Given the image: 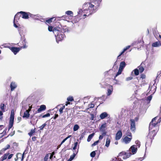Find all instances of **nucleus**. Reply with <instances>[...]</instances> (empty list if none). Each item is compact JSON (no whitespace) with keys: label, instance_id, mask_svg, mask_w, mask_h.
<instances>
[{"label":"nucleus","instance_id":"obj_15","mask_svg":"<svg viewBox=\"0 0 161 161\" xmlns=\"http://www.w3.org/2000/svg\"><path fill=\"white\" fill-rule=\"evenodd\" d=\"M31 111L30 109H28L26 110L24 112V115L23 116V117L24 118H25L27 119H28L29 118L30 116V114L29 113V112Z\"/></svg>","mask_w":161,"mask_h":161},{"label":"nucleus","instance_id":"obj_1","mask_svg":"<svg viewBox=\"0 0 161 161\" xmlns=\"http://www.w3.org/2000/svg\"><path fill=\"white\" fill-rule=\"evenodd\" d=\"M86 5L88 7L87 9H84V13L88 14V15L95 13L96 11L97 8L94 7V5L91 3H86L84 4L83 6L85 7Z\"/></svg>","mask_w":161,"mask_h":161},{"label":"nucleus","instance_id":"obj_61","mask_svg":"<svg viewBox=\"0 0 161 161\" xmlns=\"http://www.w3.org/2000/svg\"><path fill=\"white\" fill-rule=\"evenodd\" d=\"M130 47V46H127L125 48L124 50H125V51L127 49H129Z\"/></svg>","mask_w":161,"mask_h":161},{"label":"nucleus","instance_id":"obj_41","mask_svg":"<svg viewBox=\"0 0 161 161\" xmlns=\"http://www.w3.org/2000/svg\"><path fill=\"white\" fill-rule=\"evenodd\" d=\"M126 135L127 136L131 137L132 136L131 133L130 132L129 130H127L126 133Z\"/></svg>","mask_w":161,"mask_h":161},{"label":"nucleus","instance_id":"obj_63","mask_svg":"<svg viewBox=\"0 0 161 161\" xmlns=\"http://www.w3.org/2000/svg\"><path fill=\"white\" fill-rule=\"evenodd\" d=\"M103 138V136L102 135H100L99 137V140H101Z\"/></svg>","mask_w":161,"mask_h":161},{"label":"nucleus","instance_id":"obj_14","mask_svg":"<svg viewBox=\"0 0 161 161\" xmlns=\"http://www.w3.org/2000/svg\"><path fill=\"white\" fill-rule=\"evenodd\" d=\"M107 123L105 122L101 125L99 128L100 130L101 131H104L106 130L105 128L107 127Z\"/></svg>","mask_w":161,"mask_h":161},{"label":"nucleus","instance_id":"obj_30","mask_svg":"<svg viewBox=\"0 0 161 161\" xmlns=\"http://www.w3.org/2000/svg\"><path fill=\"white\" fill-rule=\"evenodd\" d=\"M75 155H76V154L75 153H74L73 155H71L70 156V158L68 160V161H71L75 157Z\"/></svg>","mask_w":161,"mask_h":161},{"label":"nucleus","instance_id":"obj_3","mask_svg":"<svg viewBox=\"0 0 161 161\" xmlns=\"http://www.w3.org/2000/svg\"><path fill=\"white\" fill-rule=\"evenodd\" d=\"M14 119V114L12 110L11 111L9 119V124L8 126V130H9L13 126Z\"/></svg>","mask_w":161,"mask_h":161},{"label":"nucleus","instance_id":"obj_48","mask_svg":"<svg viewBox=\"0 0 161 161\" xmlns=\"http://www.w3.org/2000/svg\"><path fill=\"white\" fill-rule=\"evenodd\" d=\"M53 18H50L46 20V22L48 23H50L52 22V19H53Z\"/></svg>","mask_w":161,"mask_h":161},{"label":"nucleus","instance_id":"obj_45","mask_svg":"<svg viewBox=\"0 0 161 161\" xmlns=\"http://www.w3.org/2000/svg\"><path fill=\"white\" fill-rule=\"evenodd\" d=\"M99 142V141H97L95 142L93 144H92V146L93 147L97 145Z\"/></svg>","mask_w":161,"mask_h":161},{"label":"nucleus","instance_id":"obj_6","mask_svg":"<svg viewBox=\"0 0 161 161\" xmlns=\"http://www.w3.org/2000/svg\"><path fill=\"white\" fill-rule=\"evenodd\" d=\"M120 154L121 156L122 155H124L123 157V158L124 159L129 158L130 156V155H132L131 153L130 152L126 153L124 152L121 153H120Z\"/></svg>","mask_w":161,"mask_h":161},{"label":"nucleus","instance_id":"obj_62","mask_svg":"<svg viewBox=\"0 0 161 161\" xmlns=\"http://www.w3.org/2000/svg\"><path fill=\"white\" fill-rule=\"evenodd\" d=\"M66 140H67L65 138V139H64L61 142L60 145H61Z\"/></svg>","mask_w":161,"mask_h":161},{"label":"nucleus","instance_id":"obj_20","mask_svg":"<svg viewBox=\"0 0 161 161\" xmlns=\"http://www.w3.org/2000/svg\"><path fill=\"white\" fill-rule=\"evenodd\" d=\"M126 65V64L124 61H122L120 63L119 69L123 70Z\"/></svg>","mask_w":161,"mask_h":161},{"label":"nucleus","instance_id":"obj_12","mask_svg":"<svg viewBox=\"0 0 161 161\" xmlns=\"http://www.w3.org/2000/svg\"><path fill=\"white\" fill-rule=\"evenodd\" d=\"M46 109V106L44 105H42L40 106V108L38 109L36 113H40L42 111L45 110Z\"/></svg>","mask_w":161,"mask_h":161},{"label":"nucleus","instance_id":"obj_35","mask_svg":"<svg viewBox=\"0 0 161 161\" xmlns=\"http://www.w3.org/2000/svg\"><path fill=\"white\" fill-rule=\"evenodd\" d=\"M122 70H122L121 69H120L119 68L118 71L115 75L116 77L117 76H118V75H120L121 74Z\"/></svg>","mask_w":161,"mask_h":161},{"label":"nucleus","instance_id":"obj_56","mask_svg":"<svg viewBox=\"0 0 161 161\" xmlns=\"http://www.w3.org/2000/svg\"><path fill=\"white\" fill-rule=\"evenodd\" d=\"M10 147V146L8 144L7 145L6 147H5V148H4V149H5V150H7V149H8Z\"/></svg>","mask_w":161,"mask_h":161},{"label":"nucleus","instance_id":"obj_32","mask_svg":"<svg viewBox=\"0 0 161 161\" xmlns=\"http://www.w3.org/2000/svg\"><path fill=\"white\" fill-rule=\"evenodd\" d=\"M18 156H22L21 160L23 161L24 159V154H22L20 153H18L16 154V156H17V157H18Z\"/></svg>","mask_w":161,"mask_h":161},{"label":"nucleus","instance_id":"obj_25","mask_svg":"<svg viewBox=\"0 0 161 161\" xmlns=\"http://www.w3.org/2000/svg\"><path fill=\"white\" fill-rule=\"evenodd\" d=\"M153 134V137L156 135V133L155 130H153L152 131L150 132L148 134V136H150L151 135Z\"/></svg>","mask_w":161,"mask_h":161},{"label":"nucleus","instance_id":"obj_60","mask_svg":"<svg viewBox=\"0 0 161 161\" xmlns=\"http://www.w3.org/2000/svg\"><path fill=\"white\" fill-rule=\"evenodd\" d=\"M13 155V154H11L9 155L8 156V159H11L12 158V157Z\"/></svg>","mask_w":161,"mask_h":161},{"label":"nucleus","instance_id":"obj_43","mask_svg":"<svg viewBox=\"0 0 161 161\" xmlns=\"http://www.w3.org/2000/svg\"><path fill=\"white\" fill-rule=\"evenodd\" d=\"M84 10L83 11H82L81 9H79L78 12V15L81 14L82 12H83V13H84Z\"/></svg>","mask_w":161,"mask_h":161},{"label":"nucleus","instance_id":"obj_11","mask_svg":"<svg viewBox=\"0 0 161 161\" xmlns=\"http://www.w3.org/2000/svg\"><path fill=\"white\" fill-rule=\"evenodd\" d=\"M122 136V132L121 130L118 131L116 134L115 139L116 140H119Z\"/></svg>","mask_w":161,"mask_h":161},{"label":"nucleus","instance_id":"obj_8","mask_svg":"<svg viewBox=\"0 0 161 161\" xmlns=\"http://www.w3.org/2000/svg\"><path fill=\"white\" fill-rule=\"evenodd\" d=\"M99 117L101 119H103L108 117L109 118L110 116L107 112H104L100 115Z\"/></svg>","mask_w":161,"mask_h":161},{"label":"nucleus","instance_id":"obj_51","mask_svg":"<svg viewBox=\"0 0 161 161\" xmlns=\"http://www.w3.org/2000/svg\"><path fill=\"white\" fill-rule=\"evenodd\" d=\"M94 106V105L93 104H92V103H91L90 104H89L88 105V107L90 108H93Z\"/></svg>","mask_w":161,"mask_h":161},{"label":"nucleus","instance_id":"obj_16","mask_svg":"<svg viewBox=\"0 0 161 161\" xmlns=\"http://www.w3.org/2000/svg\"><path fill=\"white\" fill-rule=\"evenodd\" d=\"M113 91V86H110L108 88L107 90V95L109 96L112 94Z\"/></svg>","mask_w":161,"mask_h":161},{"label":"nucleus","instance_id":"obj_7","mask_svg":"<svg viewBox=\"0 0 161 161\" xmlns=\"http://www.w3.org/2000/svg\"><path fill=\"white\" fill-rule=\"evenodd\" d=\"M53 29V27L52 26H48V31H53L54 33L56 31H60V28L59 27H55Z\"/></svg>","mask_w":161,"mask_h":161},{"label":"nucleus","instance_id":"obj_54","mask_svg":"<svg viewBox=\"0 0 161 161\" xmlns=\"http://www.w3.org/2000/svg\"><path fill=\"white\" fill-rule=\"evenodd\" d=\"M6 151L4 148L2 149L0 151V154H2L3 153H4V151Z\"/></svg>","mask_w":161,"mask_h":161},{"label":"nucleus","instance_id":"obj_52","mask_svg":"<svg viewBox=\"0 0 161 161\" xmlns=\"http://www.w3.org/2000/svg\"><path fill=\"white\" fill-rule=\"evenodd\" d=\"M15 21H16L15 20V19H14V21H13V22H14V27H15V28H18V26L16 24V23L15 22Z\"/></svg>","mask_w":161,"mask_h":161},{"label":"nucleus","instance_id":"obj_38","mask_svg":"<svg viewBox=\"0 0 161 161\" xmlns=\"http://www.w3.org/2000/svg\"><path fill=\"white\" fill-rule=\"evenodd\" d=\"M35 132L34 130H31L30 132L28 134L30 136H31Z\"/></svg>","mask_w":161,"mask_h":161},{"label":"nucleus","instance_id":"obj_18","mask_svg":"<svg viewBox=\"0 0 161 161\" xmlns=\"http://www.w3.org/2000/svg\"><path fill=\"white\" fill-rule=\"evenodd\" d=\"M17 87V85L14 82H12L10 84L11 90V91H13Z\"/></svg>","mask_w":161,"mask_h":161},{"label":"nucleus","instance_id":"obj_9","mask_svg":"<svg viewBox=\"0 0 161 161\" xmlns=\"http://www.w3.org/2000/svg\"><path fill=\"white\" fill-rule=\"evenodd\" d=\"M137 146L136 145H133L131 147L130 149V150L131 151L133 154H135L136 153L137 151Z\"/></svg>","mask_w":161,"mask_h":161},{"label":"nucleus","instance_id":"obj_37","mask_svg":"<svg viewBox=\"0 0 161 161\" xmlns=\"http://www.w3.org/2000/svg\"><path fill=\"white\" fill-rule=\"evenodd\" d=\"M96 155V153L95 151H94L90 153V156L92 157L93 158Z\"/></svg>","mask_w":161,"mask_h":161},{"label":"nucleus","instance_id":"obj_2","mask_svg":"<svg viewBox=\"0 0 161 161\" xmlns=\"http://www.w3.org/2000/svg\"><path fill=\"white\" fill-rule=\"evenodd\" d=\"M25 41H21L20 43H19V44L21 45L22 44L24 45L23 46H21L20 45H19V46L21 47L20 48L19 47H11V50L14 53L15 55L20 50L21 48H25L27 47V46L26 45L25 42Z\"/></svg>","mask_w":161,"mask_h":161},{"label":"nucleus","instance_id":"obj_23","mask_svg":"<svg viewBox=\"0 0 161 161\" xmlns=\"http://www.w3.org/2000/svg\"><path fill=\"white\" fill-rule=\"evenodd\" d=\"M65 14L67 15H70V17H73V12L71 11H67L65 12Z\"/></svg>","mask_w":161,"mask_h":161},{"label":"nucleus","instance_id":"obj_27","mask_svg":"<svg viewBox=\"0 0 161 161\" xmlns=\"http://www.w3.org/2000/svg\"><path fill=\"white\" fill-rule=\"evenodd\" d=\"M94 135V133H93L90 135L88 136V138L87 139V141L88 142H89L90 141L91 139L93 137V136Z\"/></svg>","mask_w":161,"mask_h":161},{"label":"nucleus","instance_id":"obj_39","mask_svg":"<svg viewBox=\"0 0 161 161\" xmlns=\"http://www.w3.org/2000/svg\"><path fill=\"white\" fill-rule=\"evenodd\" d=\"M135 143L137 144L136 145L137 146V147H140V142L138 140L136 141L135 142Z\"/></svg>","mask_w":161,"mask_h":161},{"label":"nucleus","instance_id":"obj_29","mask_svg":"<svg viewBox=\"0 0 161 161\" xmlns=\"http://www.w3.org/2000/svg\"><path fill=\"white\" fill-rule=\"evenodd\" d=\"M58 36L60 38L59 40H62L64 39V37H65V36L64 34H61L58 35Z\"/></svg>","mask_w":161,"mask_h":161},{"label":"nucleus","instance_id":"obj_10","mask_svg":"<svg viewBox=\"0 0 161 161\" xmlns=\"http://www.w3.org/2000/svg\"><path fill=\"white\" fill-rule=\"evenodd\" d=\"M19 13L22 15V18L23 19H26L29 18V13L28 12L20 11Z\"/></svg>","mask_w":161,"mask_h":161},{"label":"nucleus","instance_id":"obj_34","mask_svg":"<svg viewBox=\"0 0 161 161\" xmlns=\"http://www.w3.org/2000/svg\"><path fill=\"white\" fill-rule=\"evenodd\" d=\"M134 74L136 75H138L139 74V71L137 69H136L134 70Z\"/></svg>","mask_w":161,"mask_h":161},{"label":"nucleus","instance_id":"obj_46","mask_svg":"<svg viewBox=\"0 0 161 161\" xmlns=\"http://www.w3.org/2000/svg\"><path fill=\"white\" fill-rule=\"evenodd\" d=\"M29 13V16H30V17L31 18H34L35 16H36V15H34L31 14L29 13Z\"/></svg>","mask_w":161,"mask_h":161},{"label":"nucleus","instance_id":"obj_31","mask_svg":"<svg viewBox=\"0 0 161 161\" xmlns=\"http://www.w3.org/2000/svg\"><path fill=\"white\" fill-rule=\"evenodd\" d=\"M86 133V131H84L81 134L80 137V139L81 140L83 139L84 136L85 135Z\"/></svg>","mask_w":161,"mask_h":161},{"label":"nucleus","instance_id":"obj_47","mask_svg":"<svg viewBox=\"0 0 161 161\" xmlns=\"http://www.w3.org/2000/svg\"><path fill=\"white\" fill-rule=\"evenodd\" d=\"M77 145H78V142H75V143H74V147H73V150H75L76 149V147L77 146Z\"/></svg>","mask_w":161,"mask_h":161},{"label":"nucleus","instance_id":"obj_24","mask_svg":"<svg viewBox=\"0 0 161 161\" xmlns=\"http://www.w3.org/2000/svg\"><path fill=\"white\" fill-rule=\"evenodd\" d=\"M20 14L19 13V12H18L14 16V19H15V20H16V22H18L17 20L19 19V17L20 16Z\"/></svg>","mask_w":161,"mask_h":161},{"label":"nucleus","instance_id":"obj_57","mask_svg":"<svg viewBox=\"0 0 161 161\" xmlns=\"http://www.w3.org/2000/svg\"><path fill=\"white\" fill-rule=\"evenodd\" d=\"M63 108H61L59 109V112H60V114H62L63 112Z\"/></svg>","mask_w":161,"mask_h":161},{"label":"nucleus","instance_id":"obj_59","mask_svg":"<svg viewBox=\"0 0 161 161\" xmlns=\"http://www.w3.org/2000/svg\"><path fill=\"white\" fill-rule=\"evenodd\" d=\"M146 77V76L145 75L142 74L141 75V78H142V79H145Z\"/></svg>","mask_w":161,"mask_h":161},{"label":"nucleus","instance_id":"obj_40","mask_svg":"<svg viewBox=\"0 0 161 161\" xmlns=\"http://www.w3.org/2000/svg\"><path fill=\"white\" fill-rule=\"evenodd\" d=\"M46 123H44L42 125L40 126L39 128L41 130H42L46 126Z\"/></svg>","mask_w":161,"mask_h":161},{"label":"nucleus","instance_id":"obj_22","mask_svg":"<svg viewBox=\"0 0 161 161\" xmlns=\"http://www.w3.org/2000/svg\"><path fill=\"white\" fill-rule=\"evenodd\" d=\"M110 142V139L108 138H107L105 146L107 147H108L109 146Z\"/></svg>","mask_w":161,"mask_h":161},{"label":"nucleus","instance_id":"obj_50","mask_svg":"<svg viewBox=\"0 0 161 161\" xmlns=\"http://www.w3.org/2000/svg\"><path fill=\"white\" fill-rule=\"evenodd\" d=\"M48 159V155L47 154L45 156L44 158V161H47Z\"/></svg>","mask_w":161,"mask_h":161},{"label":"nucleus","instance_id":"obj_44","mask_svg":"<svg viewBox=\"0 0 161 161\" xmlns=\"http://www.w3.org/2000/svg\"><path fill=\"white\" fill-rule=\"evenodd\" d=\"M75 19H76V18H75L74 19V20H73L72 21V22L73 23H75L79 21V19H76V20H75Z\"/></svg>","mask_w":161,"mask_h":161},{"label":"nucleus","instance_id":"obj_4","mask_svg":"<svg viewBox=\"0 0 161 161\" xmlns=\"http://www.w3.org/2000/svg\"><path fill=\"white\" fill-rule=\"evenodd\" d=\"M158 117H156L154 118H153L151 121L150 122L149 127V130H152L153 127H154L156 126L157 124L158 123V122H155L153 123L154 121L156 120V119H157Z\"/></svg>","mask_w":161,"mask_h":161},{"label":"nucleus","instance_id":"obj_5","mask_svg":"<svg viewBox=\"0 0 161 161\" xmlns=\"http://www.w3.org/2000/svg\"><path fill=\"white\" fill-rule=\"evenodd\" d=\"M130 130L132 131H134L136 129V124L135 120L134 119H130Z\"/></svg>","mask_w":161,"mask_h":161},{"label":"nucleus","instance_id":"obj_49","mask_svg":"<svg viewBox=\"0 0 161 161\" xmlns=\"http://www.w3.org/2000/svg\"><path fill=\"white\" fill-rule=\"evenodd\" d=\"M50 116V114L49 113H47L46 114L42 116V118H45L46 117H49Z\"/></svg>","mask_w":161,"mask_h":161},{"label":"nucleus","instance_id":"obj_19","mask_svg":"<svg viewBox=\"0 0 161 161\" xmlns=\"http://www.w3.org/2000/svg\"><path fill=\"white\" fill-rule=\"evenodd\" d=\"M9 154V153H7L4 154L3 156H2L0 158V161H3V160L6 159Z\"/></svg>","mask_w":161,"mask_h":161},{"label":"nucleus","instance_id":"obj_33","mask_svg":"<svg viewBox=\"0 0 161 161\" xmlns=\"http://www.w3.org/2000/svg\"><path fill=\"white\" fill-rule=\"evenodd\" d=\"M152 98V95H150L149 96L147 97L146 99V100L147 101H149V102H150V101L151 100Z\"/></svg>","mask_w":161,"mask_h":161},{"label":"nucleus","instance_id":"obj_28","mask_svg":"<svg viewBox=\"0 0 161 161\" xmlns=\"http://www.w3.org/2000/svg\"><path fill=\"white\" fill-rule=\"evenodd\" d=\"M79 128V126L77 125H75L73 127V130L75 131L77 130Z\"/></svg>","mask_w":161,"mask_h":161},{"label":"nucleus","instance_id":"obj_42","mask_svg":"<svg viewBox=\"0 0 161 161\" xmlns=\"http://www.w3.org/2000/svg\"><path fill=\"white\" fill-rule=\"evenodd\" d=\"M125 52V50L123 49V51L120 53L119 54V55L118 56V57H117L118 59H120L119 57H120V56H121V55H122Z\"/></svg>","mask_w":161,"mask_h":161},{"label":"nucleus","instance_id":"obj_55","mask_svg":"<svg viewBox=\"0 0 161 161\" xmlns=\"http://www.w3.org/2000/svg\"><path fill=\"white\" fill-rule=\"evenodd\" d=\"M132 78H133L131 77H128L126 78V81H129L130 80H132Z\"/></svg>","mask_w":161,"mask_h":161},{"label":"nucleus","instance_id":"obj_26","mask_svg":"<svg viewBox=\"0 0 161 161\" xmlns=\"http://www.w3.org/2000/svg\"><path fill=\"white\" fill-rule=\"evenodd\" d=\"M1 109L3 112H4L5 111V109L6 107V106L3 103H1Z\"/></svg>","mask_w":161,"mask_h":161},{"label":"nucleus","instance_id":"obj_58","mask_svg":"<svg viewBox=\"0 0 161 161\" xmlns=\"http://www.w3.org/2000/svg\"><path fill=\"white\" fill-rule=\"evenodd\" d=\"M155 36L157 39H158V36L159 37H160V38L161 39V36L159 34H158L156 35H155Z\"/></svg>","mask_w":161,"mask_h":161},{"label":"nucleus","instance_id":"obj_36","mask_svg":"<svg viewBox=\"0 0 161 161\" xmlns=\"http://www.w3.org/2000/svg\"><path fill=\"white\" fill-rule=\"evenodd\" d=\"M67 100L68 101H72L74 100L73 97H69L67 98Z\"/></svg>","mask_w":161,"mask_h":161},{"label":"nucleus","instance_id":"obj_17","mask_svg":"<svg viewBox=\"0 0 161 161\" xmlns=\"http://www.w3.org/2000/svg\"><path fill=\"white\" fill-rule=\"evenodd\" d=\"M144 64L143 63H142L141 65L138 67V68L139 71V72L140 73H142L144 70V69L143 67V65H144Z\"/></svg>","mask_w":161,"mask_h":161},{"label":"nucleus","instance_id":"obj_53","mask_svg":"<svg viewBox=\"0 0 161 161\" xmlns=\"http://www.w3.org/2000/svg\"><path fill=\"white\" fill-rule=\"evenodd\" d=\"M23 27H19L18 29V31H19V33H20V34L21 33V29H23Z\"/></svg>","mask_w":161,"mask_h":161},{"label":"nucleus","instance_id":"obj_13","mask_svg":"<svg viewBox=\"0 0 161 161\" xmlns=\"http://www.w3.org/2000/svg\"><path fill=\"white\" fill-rule=\"evenodd\" d=\"M131 139V138L127 136H126L123 138V142L125 144H127L130 142Z\"/></svg>","mask_w":161,"mask_h":161},{"label":"nucleus","instance_id":"obj_64","mask_svg":"<svg viewBox=\"0 0 161 161\" xmlns=\"http://www.w3.org/2000/svg\"><path fill=\"white\" fill-rule=\"evenodd\" d=\"M112 161H118V159L117 158H113Z\"/></svg>","mask_w":161,"mask_h":161},{"label":"nucleus","instance_id":"obj_21","mask_svg":"<svg viewBox=\"0 0 161 161\" xmlns=\"http://www.w3.org/2000/svg\"><path fill=\"white\" fill-rule=\"evenodd\" d=\"M161 45L159 41L156 42L152 44V46L153 47H156L159 46Z\"/></svg>","mask_w":161,"mask_h":161}]
</instances>
